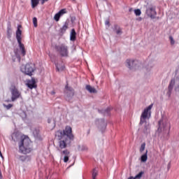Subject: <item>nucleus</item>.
Returning a JSON list of instances; mask_svg holds the SVG:
<instances>
[{
	"mask_svg": "<svg viewBox=\"0 0 179 179\" xmlns=\"http://www.w3.org/2000/svg\"><path fill=\"white\" fill-rule=\"evenodd\" d=\"M48 124H51V119H48Z\"/></svg>",
	"mask_w": 179,
	"mask_h": 179,
	"instance_id": "nucleus-43",
	"label": "nucleus"
},
{
	"mask_svg": "<svg viewBox=\"0 0 179 179\" xmlns=\"http://www.w3.org/2000/svg\"><path fill=\"white\" fill-rule=\"evenodd\" d=\"M152 108L153 103L150 104L144 109L140 117L139 125H143V124H145L143 128V132L145 134H149V132H150V126L149 125L148 122H146V118H148V115L149 114V112L150 113V110H152Z\"/></svg>",
	"mask_w": 179,
	"mask_h": 179,
	"instance_id": "nucleus-3",
	"label": "nucleus"
},
{
	"mask_svg": "<svg viewBox=\"0 0 179 179\" xmlns=\"http://www.w3.org/2000/svg\"><path fill=\"white\" fill-rule=\"evenodd\" d=\"M96 124L98 125V128L101 131L104 132V131H106V128H107V122H106L104 119L96 120Z\"/></svg>",
	"mask_w": 179,
	"mask_h": 179,
	"instance_id": "nucleus-10",
	"label": "nucleus"
},
{
	"mask_svg": "<svg viewBox=\"0 0 179 179\" xmlns=\"http://www.w3.org/2000/svg\"><path fill=\"white\" fill-rule=\"evenodd\" d=\"M14 54L17 59L19 61V62H20L21 57H20V55H19V49L14 50Z\"/></svg>",
	"mask_w": 179,
	"mask_h": 179,
	"instance_id": "nucleus-24",
	"label": "nucleus"
},
{
	"mask_svg": "<svg viewBox=\"0 0 179 179\" xmlns=\"http://www.w3.org/2000/svg\"><path fill=\"white\" fill-rule=\"evenodd\" d=\"M169 40L171 41V45H174V44L176 43V41H174V38H173V36H169Z\"/></svg>",
	"mask_w": 179,
	"mask_h": 179,
	"instance_id": "nucleus-34",
	"label": "nucleus"
},
{
	"mask_svg": "<svg viewBox=\"0 0 179 179\" xmlns=\"http://www.w3.org/2000/svg\"><path fill=\"white\" fill-rule=\"evenodd\" d=\"M158 132H165L168 135L170 134V128L169 126V121L166 117H162V119L158 122Z\"/></svg>",
	"mask_w": 179,
	"mask_h": 179,
	"instance_id": "nucleus-5",
	"label": "nucleus"
},
{
	"mask_svg": "<svg viewBox=\"0 0 179 179\" xmlns=\"http://www.w3.org/2000/svg\"><path fill=\"white\" fill-rule=\"evenodd\" d=\"M69 155H71V152H69L68 150H64L61 152L62 156H69Z\"/></svg>",
	"mask_w": 179,
	"mask_h": 179,
	"instance_id": "nucleus-26",
	"label": "nucleus"
},
{
	"mask_svg": "<svg viewBox=\"0 0 179 179\" xmlns=\"http://www.w3.org/2000/svg\"><path fill=\"white\" fill-rule=\"evenodd\" d=\"M31 8L34 9L40 3V0H31Z\"/></svg>",
	"mask_w": 179,
	"mask_h": 179,
	"instance_id": "nucleus-22",
	"label": "nucleus"
},
{
	"mask_svg": "<svg viewBox=\"0 0 179 179\" xmlns=\"http://www.w3.org/2000/svg\"><path fill=\"white\" fill-rule=\"evenodd\" d=\"M59 16H64V15H65V13H66V9L64 8L60 10L58 13H57Z\"/></svg>",
	"mask_w": 179,
	"mask_h": 179,
	"instance_id": "nucleus-28",
	"label": "nucleus"
},
{
	"mask_svg": "<svg viewBox=\"0 0 179 179\" xmlns=\"http://www.w3.org/2000/svg\"><path fill=\"white\" fill-rule=\"evenodd\" d=\"M136 65H138V62L133 59H127L126 60V66L129 69H136Z\"/></svg>",
	"mask_w": 179,
	"mask_h": 179,
	"instance_id": "nucleus-12",
	"label": "nucleus"
},
{
	"mask_svg": "<svg viewBox=\"0 0 179 179\" xmlns=\"http://www.w3.org/2000/svg\"><path fill=\"white\" fill-rule=\"evenodd\" d=\"M127 179H134V176H130Z\"/></svg>",
	"mask_w": 179,
	"mask_h": 179,
	"instance_id": "nucleus-44",
	"label": "nucleus"
},
{
	"mask_svg": "<svg viewBox=\"0 0 179 179\" xmlns=\"http://www.w3.org/2000/svg\"><path fill=\"white\" fill-rule=\"evenodd\" d=\"M134 13L136 16H141V15L142 14V11H141V9H136L134 10Z\"/></svg>",
	"mask_w": 179,
	"mask_h": 179,
	"instance_id": "nucleus-30",
	"label": "nucleus"
},
{
	"mask_svg": "<svg viewBox=\"0 0 179 179\" xmlns=\"http://www.w3.org/2000/svg\"><path fill=\"white\" fill-rule=\"evenodd\" d=\"M33 23H34V27H37V18L36 17L33 18Z\"/></svg>",
	"mask_w": 179,
	"mask_h": 179,
	"instance_id": "nucleus-37",
	"label": "nucleus"
},
{
	"mask_svg": "<svg viewBox=\"0 0 179 179\" xmlns=\"http://www.w3.org/2000/svg\"><path fill=\"white\" fill-rule=\"evenodd\" d=\"M55 66H56V69H57V71H58V72H62V71H64L65 69V65H64V63H62V64L55 63Z\"/></svg>",
	"mask_w": 179,
	"mask_h": 179,
	"instance_id": "nucleus-17",
	"label": "nucleus"
},
{
	"mask_svg": "<svg viewBox=\"0 0 179 179\" xmlns=\"http://www.w3.org/2000/svg\"><path fill=\"white\" fill-rule=\"evenodd\" d=\"M146 148V143H143L140 148V152L142 153Z\"/></svg>",
	"mask_w": 179,
	"mask_h": 179,
	"instance_id": "nucleus-29",
	"label": "nucleus"
},
{
	"mask_svg": "<svg viewBox=\"0 0 179 179\" xmlns=\"http://www.w3.org/2000/svg\"><path fill=\"white\" fill-rule=\"evenodd\" d=\"M56 136L59 138V147L60 149H65L68 145V139L73 141L75 136L72 134V127L66 126L64 130H58L56 132Z\"/></svg>",
	"mask_w": 179,
	"mask_h": 179,
	"instance_id": "nucleus-2",
	"label": "nucleus"
},
{
	"mask_svg": "<svg viewBox=\"0 0 179 179\" xmlns=\"http://www.w3.org/2000/svg\"><path fill=\"white\" fill-rule=\"evenodd\" d=\"M20 29H22V25H18L16 31V38L21 51V55L22 57H24L26 55V49H24V45L22 43V30Z\"/></svg>",
	"mask_w": 179,
	"mask_h": 179,
	"instance_id": "nucleus-6",
	"label": "nucleus"
},
{
	"mask_svg": "<svg viewBox=\"0 0 179 179\" xmlns=\"http://www.w3.org/2000/svg\"><path fill=\"white\" fill-rule=\"evenodd\" d=\"M20 71L22 73L28 75V76H31L34 72V66L33 64H27L26 65H22L20 67Z\"/></svg>",
	"mask_w": 179,
	"mask_h": 179,
	"instance_id": "nucleus-7",
	"label": "nucleus"
},
{
	"mask_svg": "<svg viewBox=\"0 0 179 179\" xmlns=\"http://www.w3.org/2000/svg\"><path fill=\"white\" fill-rule=\"evenodd\" d=\"M51 94H55V91H52L51 92Z\"/></svg>",
	"mask_w": 179,
	"mask_h": 179,
	"instance_id": "nucleus-45",
	"label": "nucleus"
},
{
	"mask_svg": "<svg viewBox=\"0 0 179 179\" xmlns=\"http://www.w3.org/2000/svg\"><path fill=\"white\" fill-rule=\"evenodd\" d=\"M110 111H111V108L108 107L106 110H102L101 113H103L104 115H110Z\"/></svg>",
	"mask_w": 179,
	"mask_h": 179,
	"instance_id": "nucleus-23",
	"label": "nucleus"
},
{
	"mask_svg": "<svg viewBox=\"0 0 179 179\" xmlns=\"http://www.w3.org/2000/svg\"><path fill=\"white\" fill-rule=\"evenodd\" d=\"M176 85V80L172 78L169 83L168 86L166 96L170 99L171 97V94L173 93V90L174 89V86Z\"/></svg>",
	"mask_w": 179,
	"mask_h": 179,
	"instance_id": "nucleus-11",
	"label": "nucleus"
},
{
	"mask_svg": "<svg viewBox=\"0 0 179 179\" xmlns=\"http://www.w3.org/2000/svg\"><path fill=\"white\" fill-rule=\"evenodd\" d=\"M86 90H87L90 93H97V90H95L94 87H92L90 85H87L85 87Z\"/></svg>",
	"mask_w": 179,
	"mask_h": 179,
	"instance_id": "nucleus-18",
	"label": "nucleus"
},
{
	"mask_svg": "<svg viewBox=\"0 0 179 179\" xmlns=\"http://www.w3.org/2000/svg\"><path fill=\"white\" fill-rule=\"evenodd\" d=\"M3 107L6 108V110H10L13 107V104L9 103L8 105L3 104Z\"/></svg>",
	"mask_w": 179,
	"mask_h": 179,
	"instance_id": "nucleus-31",
	"label": "nucleus"
},
{
	"mask_svg": "<svg viewBox=\"0 0 179 179\" xmlns=\"http://www.w3.org/2000/svg\"><path fill=\"white\" fill-rule=\"evenodd\" d=\"M65 89H66L69 92H73V88L68 86V85H66Z\"/></svg>",
	"mask_w": 179,
	"mask_h": 179,
	"instance_id": "nucleus-36",
	"label": "nucleus"
},
{
	"mask_svg": "<svg viewBox=\"0 0 179 179\" xmlns=\"http://www.w3.org/2000/svg\"><path fill=\"white\" fill-rule=\"evenodd\" d=\"M20 116L22 117V118L23 120H24L26 118V117H27V115H26V113L24 112H22L21 114H20Z\"/></svg>",
	"mask_w": 179,
	"mask_h": 179,
	"instance_id": "nucleus-38",
	"label": "nucleus"
},
{
	"mask_svg": "<svg viewBox=\"0 0 179 179\" xmlns=\"http://www.w3.org/2000/svg\"><path fill=\"white\" fill-rule=\"evenodd\" d=\"M69 161V155H66L64 157V163H68Z\"/></svg>",
	"mask_w": 179,
	"mask_h": 179,
	"instance_id": "nucleus-35",
	"label": "nucleus"
},
{
	"mask_svg": "<svg viewBox=\"0 0 179 179\" xmlns=\"http://www.w3.org/2000/svg\"><path fill=\"white\" fill-rule=\"evenodd\" d=\"M0 179H2V172L0 170Z\"/></svg>",
	"mask_w": 179,
	"mask_h": 179,
	"instance_id": "nucleus-42",
	"label": "nucleus"
},
{
	"mask_svg": "<svg viewBox=\"0 0 179 179\" xmlns=\"http://www.w3.org/2000/svg\"><path fill=\"white\" fill-rule=\"evenodd\" d=\"M145 174V172L141 171L139 173H138L135 177H134V179H141L142 178V176Z\"/></svg>",
	"mask_w": 179,
	"mask_h": 179,
	"instance_id": "nucleus-27",
	"label": "nucleus"
},
{
	"mask_svg": "<svg viewBox=\"0 0 179 179\" xmlns=\"http://www.w3.org/2000/svg\"><path fill=\"white\" fill-rule=\"evenodd\" d=\"M61 18V16L57 13H56L54 16V19L56 22H59V19Z\"/></svg>",
	"mask_w": 179,
	"mask_h": 179,
	"instance_id": "nucleus-32",
	"label": "nucleus"
},
{
	"mask_svg": "<svg viewBox=\"0 0 179 179\" xmlns=\"http://www.w3.org/2000/svg\"><path fill=\"white\" fill-rule=\"evenodd\" d=\"M105 24H106V26H108V27H110V20H106L105 21Z\"/></svg>",
	"mask_w": 179,
	"mask_h": 179,
	"instance_id": "nucleus-39",
	"label": "nucleus"
},
{
	"mask_svg": "<svg viewBox=\"0 0 179 179\" xmlns=\"http://www.w3.org/2000/svg\"><path fill=\"white\" fill-rule=\"evenodd\" d=\"M11 138L14 142H17V140L20 138V141L18 142V148L20 153L23 155H27L30 153L33 148H31V141L27 136H20L17 133H13Z\"/></svg>",
	"mask_w": 179,
	"mask_h": 179,
	"instance_id": "nucleus-1",
	"label": "nucleus"
},
{
	"mask_svg": "<svg viewBox=\"0 0 179 179\" xmlns=\"http://www.w3.org/2000/svg\"><path fill=\"white\" fill-rule=\"evenodd\" d=\"M7 38H8V40L12 38V28L10 27V25H8L7 27Z\"/></svg>",
	"mask_w": 179,
	"mask_h": 179,
	"instance_id": "nucleus-20",
	"label": "nucleus"
},
{
	"mask_svg": "<svg viewBox=\"0 0 179 179\" xmlns=\"http://www.w3.org/2000/svg\"><path fill=\"white\" fill-rule=\"evenodd\" d=\"M103 1H106V0H103Z\"/></svg>",
	"mask_w": 179,
	"mask_h": 179,
	"instance_id": "nucleus-47",
	"label": "nucleus"
},
{
	"mask_svg": "<svg viewBox=\"0 0 179 179\" xmlns=\"http://www.w3.org/2000/svg\"><path fill=\"white\" fill-rule=\"evenodd\" d=\"M113 30L115 31L116 34H122V29L117 24L114 25Z\"/></svg>",
	"mask_w": 179,
	"mask_h": 179,
	"instance_id": "nucleus-19",
	"label": "nucleus"
},
{
	"mask_svg": "<svg viewBox=\"0 0 179 179\" xmlns=\"http://www.w3.org/2000/svg\"><path fill=\"white\" fill-rule=\"evenodd\" d=\"M55 50L62 58H67V57H69V48L64 43L56 45L55 46Z\"/></svg>",
	"mask_w": 179,
	"mask_h": 179,
	"instance_id": "nucleus-4",
	"label": "nucleus"
},
{
	"mask_svg": "<svg viewBox=\"0 0 179 179\" xmlns=\"http://www.w3.org/2000/svg\"><path fill=\"white\" fill-rule=\"evenodd\" d=\"M71 20V22L73 23V22H75V17H72Z\"/></svg>",
	"mask_w": 179,
	"mask_h": 179,
	"instance_id": "nucleus-41",
	"label": "nucleus"
},
{
	"mask_svg": "<svg viewBox=\"0 0 179 179\" xmlns=\"http://www.w3.org/2000/svg\"><path fill=\"white\" fill-rule=\"evenodd\" d=\"M70 22L69 20H66L64 25L59 29V32L61 36H64L66 32V30H68Z\"/></svg>",
	"mask_w": 179,
	"mask_h": 179,
	"instance_id": "nucleus-13",
	"label": "nucleus"
},
{
	"mask_svg": "<svg viewBox=\"0 0 179 179\" xmlns=\"http://www.w3.org/2000/svg\"><path fill=\"white\" fill-rule=\"evenodd\" d=\"M17 159H19L20 162H30L31 160V157L29 155H20L17 157Z\"/></svg>",
	"mask_w": 179,
	"mask_h": 179,
	"instance_id": "nucleus-15",
	"label": "nucleus"
},
{
	"mask_svg": "<svg viewBox=\"0 0 179 179\" xmlns=\"http://www.w3.org/2000/svg\"><path fill=\"white\" fill-rule=\"evenodd\" d=\"M145 13L151 19H155L156 17V15H157V13L156 12V7L155 6L148 7L146 10Z\"/></svg>",
	"mask_w": 179,
	"mask_h": 179,
	"instance_id": "nucleus-9",
	"label": "nucleus"
},
{
	"mask_svg": "<svg viewBox=\"0 0 179 179\" xmlns=\"http://www.w3.org/2000/svg\"><path fill=\"white\" fill-rule=\"evenodd\" d=\"M11 93V101H16L17 99H20V97L22 96V93L19 92V90L16 88V87H13L10 90Z\"/></svg>",
	"mask_w": 179,
	"mask_h": 179,
	"instance_id": "nucleus-8",
	"label": "nucleus"
},
{
	"mask_svg": "<svg viewBox=\"0 0 179 179\" xmlns=\"http://www.w3.org/2000/svg\"><path fill=\"white\" fill-rule=\"evenodd\" d=\"M148 161V150H146L145 153L141 155V162L142 163H145Z\"/></svg>",
	"mask_w": 179,
	"mask_h": 179,
	"instance_id": "nucleus-21",
	"label": "nucleus"
},
{
	"mask_svg": "<svg viewBox=\"0 0 179 179\" xmlns=\"http://www.w3.org/2000/svg\"><path fill=\"white\" fill-rule=\"evenodd\" d=\"M78 150L79 152H85V150H87V147L86 145H78Z\"/></svg>",
	"mask_w": 179,
	"mask_h": 179,
	"instance_id": "nucleus-25",
	"label": "nucleus"
},
{
	"mask_svg": "<svg viewBox=\"0 0 179 179\" xmlns=\"http://www.w3.org/2000/svg\"><path fill=\"white\" fill-rule=\"evenodd\" d=\"M57 150H59V152H61V150H59V148H58Z\"/></svg>",
	"mask_w": 179,
	"mask_h": 179,
	"instance_id": "nucleus-46",
	"label": "nucleus"
},
{
	"mask_svg": "<svg viewBox=\"0 0 179 179\" xmlns=\"http://www.w3.org/2000/svg\"><path fill=\"white\" fill-rule=\"evenodd\" d=\"M70 40L71 41H76V31H75V29H71V31L70 34Z\"/></svg>",
	"mask_w": 179,
	"mask_h": 179,
	"instance_id": "nucleus-16",
	"label": "nucleus"
},
{
	"mask_svg": "<svg viewBox=\"0 0 179 179\" xmlns=\"http://www.w3.org/2000/svg\"><path fill=\"white\" fill-rule=\"evenodd\" d=\"M29 89H36L37 87V85H36V79L31 78V80H29L27 83Z\"/></svg>",
	"mask_w": 179,
	"mask_h": 179,
	"instance_id": "nucleus-14",
	"label": "nucleus"
},
{
	"mask_svg": "<svg viewBox=\"0 0 179 179\" xmlns=\"http://www.w3.org/2000/svg\"><path fill=\"white\" fill-rule=\"evenodd\" d=\"M45 2H48V0H41V5H44V3H45Z\"/></svg>",
	"mask_w": 179,
	"mask_h": 179,
	"instance_id": "nucleus-40",
	"label": "nucleus"
},
{
	"mask_svg": "<svg viewBox=\"0 0 179 179\" xmlns=\"http://www.w3.org/2000/svg\"><path fill=\"white\" fill-rule=\"evenodd\" d=\"M96 177H97V170L94 169H93V172H92V179H96Z\"/></svg>",
	"mask_w": 179,
	"mask_h": 179,
	"instance_id": "nucleus-33",
	"label": "nucleus"
}]
</instances>
